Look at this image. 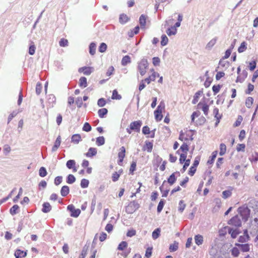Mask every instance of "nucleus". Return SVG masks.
<instances>
[{"label":"nucleus","mask_w":258,"mask_h":258,"mask_svg":"<svg viewBox=\"0 0 258 258\" xmlns=\"http://www.w3.org/2000/svg\"><path fill=\"white\" fill-rule=\"evenodd\" d=\"M238 212L244 221H246L248 220L250 215V210L246 205H244L239 207L238 209Z\"/></svg>","instance_id":"f257e3e1"},{"label":"nucleus","mask_w":258,"mask_h":258,"mask_svg":"<svg viewBox=\"0 0 258 258\" xmlns=\"http://www.w3.org/2000/svg\"><path fill=\"white\" fill-rule=\"evenodd\" d=\"M148 68V62L146 58H143L138 62L137 69L141 76H144L146 73V70Z\"/></svg>","instance_id":"f03ea898"},{"label":"nucleus","mask_w":258,"mask_h":258,"mask_svg":"<svg viewBox=\"0 0 258 258\" xmlns=\"http://www.w3.org/2000/svg\"><path fill=\"white\" fill-rule=\"evenodd\" d=\"M140 207L139 204L136 201H133L125 207V212L127 214H132Z\"/></svg>","instance_id":"7ed1b4c3"},{"label":"nucleus","mask_w":258,"mask_h":258,"mask_svg":"<svg viewBox=\"0 0 258 258\" xmlns=\"http://www.w3.org/2000/svg\"><path fill=\"white\" fill-rule=\"evenodd\" d=\"M142 124V121L141 120H138L131 122L130 126L132 131L139 133L140 131Z\"/></svg>","instance_id":"20e7f679"},{"label":"nucleus","mask_w":258,"mask_h":258,"mask_svg":"<svg viewBox=\"0 0 258 258\" xmlns=\"http://www.w3.org/2000/svg\"><path fill=\"white\" fill-rule=\"evenodd\" d=\"M229 224L232 225L235 227H240L241 225V221L240 217L238 216H235L232 218L228 222Z\"/></svg>","instance_id":"39448f33"},{"label":"nucleus","mask_w":258,"mask_h":258,"mask_svg":"<svg viewBox=\"0 0 258 258\" xmlns=\"http://www.w3.org/2000/svg\"><path fill=\"white\" fill-rule=\"evenodd\" d=\"M198 107L199 108H201L203 111L204 112V114L206 116H207L208 114L209 106L206 103H203L202 102H199L198 104Z\"/></svg>","instance_id":"423d86ee"},{"label":"nucleus","mask_w":258,"mask_h":258,"mask_svg":"<svg viewBox=\"0 0 258 258\" xmlns=\"http://www.w3.org/2000/svg\"><path fill=\"white\" fill-rule=\"evenodd\" d=\"M228 233L231 235L232 238H235L240 233V231L237 229H234L230 227H227Z\"/></svg>","instance_id":"0eeeda50"},{"label":"nucleus","mask_w":258,"mask_h":258,"mask_svg":"<svg viewBox=\"0 0 258 258\" xmlns=\"http://www.w3.org/2000/svg\"><path fill=\"white\" fill-rule=\"evenodd\" d=\"M119 150L120 151L118 154V157L119 158V164H120V163H121L123 161V160L125 157V149L123 146H122L120 148Z\"/></svg>","instance_id":"6e6552de"},{"label":"nucleus","mask_w":258,"mask_h":258,"mask_svg":"<svg viewBox=\"0 0 258 258\" xmlns=\"http://www.w3.org/2000/svg\"><path fill=\"white\" fill-rule=\"evenodd\" d=\"M47 103L49 104L50 107H52L56 101V98L54 95L49 94L47 98Z\"/></svg>","instance_id":"1a4fd4ad"},{"label":"nucleus","mask_w":258,"mask_h":258,"mask_svg":"<svg viewBox=\"0 0 258 258\" xmlns=\"http://www.w3.org/2000/svg\"><path fill=\"white\" fill-rule=\"evenodd\" d=\"M236 245L242 252H247L250 250V245L248 244H236Z\"/></svg>","instance_id":"9d476101"},{"label":"nucleus","mask_w":258,"mask_h":258,"mask_svg":"<svg viewBox=\"0 0 258 258\" xmlns=\"http://www.w3.org/2000/svg\"><path fill=\"white\" fill-rule=\"evenodd\" d=\"M79 72L80 73L83 72V74L85 75H90L91 74L92 71L91 68L84 67L80 68L79 69Z\"/></svg>","instance_id":"9b49d317"},{"label":"nucleus","mask_w":258,"mask_h":258,"mask_svg":"<svg viewBox=\"0 0 258 258\" xmlns=\"http://www.w3.org/2000/svg\"><path fill=\"white\" fill-rule=\"evenodd\" d=\"M195 241L196 244L198 245H201L203 244L204 241V237L202 235L197 234L195 235Z\"/></svg>","instance_id":"f8f14e48"},{"label":"nucleus","mask_w":258,"mask_h":258,"mask_svg":"<svg viewBox=\"0 0 258 258\" xmlns=\"http://www.w3.org/2000/svg\"><path fill=\"white\" fill-rule=\"evenodd\" d=\"M75 164L76 162L75 160H69L67 162L66 166L69 169H73V171L76 172L77 171V169L75 167Z\"/></svg>","instance_id":"ddd939ff"},{"label":"nucleus","mask_w":258,"mask_h":258,"mask_svg":"<svg viewBox=\"0 0 258 258\" xmlns=\"http://www.w3.org/2000/svg\"><path fill=\"white\" fill-rule=\"evenodd\" d=\"M26 255V251H24L20 249H17L15 252V255L16 258H23L25 257Z\"/></svg>","instance_id":"4468645a"},{"label":"nucleus","mask_w":258,"mask_h":258,"mask_svg":"<svg viewBox=\"0 0 258 258\" xmlns=\"http://www.w3.org/2000/svg\"><path fill=\"white\" fill-rule=\"evenodd\" d=\"M51 210V206L48 202L44 203L42 205V211L44 213L49 212Z\"/></svg>","instance_id":"2eb2a0df"},{"label":"nucleus","mask_w":258,"mask_h":258,"mask_svg":"<svg viewBox=\"0 0 258 258\" xmlns=\"http://www.w3.org/2000/svg\"><path fill=\"white\" fill-rule=\"evenodd\" d=\"M249 239V236L247 233V230H245L244 231V232L243 233V235L240 236L239 237L238 241L241 243L245 242L246 241H247Z\"/></svg>","instance_id":"dca6fc26"},{"label":"nucleus","mask_w":258,"mask_h":258,"mask_svg":"<svg viewBox=\"0 0 258 258\" xmlns=\"http://www.w3.org/2000/svg\"><path fill=\"white\" fill-rule=\"evenodd\" d=\"M97 154V149L95 148L91 147L89 149L87 153H86V156L88 157H92Z\"/></svg>","instance_id":"f3484780"},{"label":"nucleus","mask_w":258,"mask_h":258,"mask_svg":"<svg viewBox=\"0 0 258 258\" xmlns=\"http://www.w3.org/2000/svg\"><path fill=\"white\" fill-rule=\"evenodd\" d=\"M61 143V138L60 136H59L56 139L55 142L54 143V145L52 148V151L55 152L56 151L58 147H59Z\"/></svg>","instance_id":"a211bd4d"},{"label":"nucleus","mask_w":258,"mask_h":258,"mask_svg":"<svg viewBox=\"0 0 258 258\" xmlns=\"http://www.w3.org/2000/svg\"><path fill=\"white\" fill-rule=\"evenodd\" d=\"M153 146L152 143L149 141H146L145 146L144 147L143 150H146L148 152L150 153L152 152Z\"/></svg>","instance_id":"6ab92c4d"},{"label":"nucleus","mask_w":258,"mask_h":258,"mask_svg":"<svg viewBox=\"0 0 258 258\" xmlns=\"http://www.w3.org/2000/svg\"><path fill=\"white\" fill-rule=\"evenodd\" d=\"M81 140V137L79 134H75L72 136L71 141L75 144H77Z\"/></svg>","instance_id":"aec40b11"},{"label":"nucleus","mask_w":258,"mask_h":258,"mask_svg":"<svg viewBox=\"0 0 258 258\" xmlns=\"http://www.w3.org/2000/svg\"><path fill=\"white\" fill-rule=\"evenodd\" d=\"M70 189L68 186H63L60 190V194L62 197L67 196L69 193Z\"/></svg>","instance_id":"412c9836"},{"label":"nucleus","mask_w":258,"mask_h":258,"mask_svg":"<svg viewBox=\"0 0 258 258\" xmlns=\"http://www.w3.org/2000/svg\"><path fill=\"white\" fill-rule=\"evenodd\" d=\"M177 29L171 26L167 29L166 33L169 36H171L172 35H175L177 33Z\"/></svg>","instance_id":"4be33fe9"},{"label":"nucleus","mask_w":258,"mask_h":258,"mask_svg":"<svg viewBox=\"0 0 258 258\" xmlns=\"http://www.w3.org/2000/svg\"><path fill=\"white\" fill-rule=\"evenodd\" d=\"M165 182H166V181L164 180L163 182L162 185L160 187V189L161 193L162 194L163 197H166L167 196L169 191V189H167V188H166L165 189H164V184Z\"/></svg>","instance_id":"5701e85b"},{"label":"nucleus","mask_w":258,"mask_h":258,"mask_svg":"<svg viewBox=\"0 0 258 258\" xmlns=\"http://www.w3.org/2000/svg\"><path fill=\"white\" fill-rule=\"evenodd\" d=\"M131 62V57L128 55H125L123 57L121 60V64L123 66L127 65Z\"/></svg>","instance_id":"b1692460"},{"label":"nucleus","mask_w":258,"mask_h":258,"mask_svg":"<svg viewBox=\"0 0 258 258\" xmlns=\"http://www.w3.org/2000/svg\"><path fill=\"white\" fill-rule=\"evenodd\" d=\"M21 111L18 110H16L13 111L9 116L8 118V123H9V122L11 121V120L15 117Z\"/></svg>","instance_id":"393cba45"},{"label":"nucleus","mask_w":258,"mask_h":258,"mask_svg":"<svg viewBox=\"0 0 258 258\" xmlns=\"http://www.w3.org/2000/svg\"><path fill=\"white\" fill-rule=\"evenodd\" d=\"M79 86L81 87H86L87 86V79L84 77H81V78L79 80Z\"/></svg>","instance_id":"a878e982"},{"label":"nucleus","mask_w":258,"mask_h":258,"mask_svg":"<svg viewBox=\"0 0 258 258\" xmlns=\"http://www.w3.org/2000/svg\"><path fill=\"white\" fill-rule=\"evenodd\" d=\"M96 45L95 43L92 42L89 46V53L91 55H94L96 52Z\"/></svg>","instance_id":"bb28decb"},{"label":"nucleus","mask_w":258,"mask_h":258,"mask_svg":"<svg viewBox=\"0 0 258 258\" xmlns=\"http://www.w3.org/2000/svg\"><path fill=\"white\" fill-rule=\"evenodd\" d=\"M164 109H165V104H164V102L163 101H162L160 102V104L157 106L155 111H156V112L158 113H162V110H164Z\"/></svg>","instance_id":"cd10ccee"},{"label":"nucleus","mask_w":258,"mask_h":258,"mask_svg":"<svg viewBox=\"0 0 258 258\" xmlns=\"http://www.w3.org/2000/svg\"><path fill=\"white\" fill-rule=\"evenodd\" d=\"M19 207L17 205H14L10 210V212L11 215H14L18 213Z\"/></svg>","instance_id":"c85d7f7f"},{"label":"nucleus","mask_w":258,"mask_h":258,"mask_svg":"<svg viewBox=\"0 0 258 258\" xmlns=\"http://www.w3.org/2000/svg\"><path fill=\"white\" fill-rule=\"evenodd\" d=\"M96 143L98 146L103 145L105 144V139L104 137L101 136L97 138Z\"/></svg>","instance_id":"c756f323"},{"label":"nucleus","mask_w":258,"mask_h":258,"mask_svg":"<svg viewBox=\"0 0 258 258\" xmlns=\"http://www.w3.org/2000/svg\"><path fill=\"white\" fill-rule=\"evenodd\" d=\"M217 38H214L210 40L209 43L206 45V48L208 49H211L212 47L215 44L217 41Z\"/></svg>","instance_id":"7c9ffc66"},{"label":"nucleus","mask_w":258,"mask_h":258,"mask_svg":"<svg viewBox=\"0 0 258 258\" xmlns=\"http://www.w3.org/2000/svg\"><path fill=\"white\" fill-rule=\"evenodd\" d=\"M107 112V109L105 108L100 109L98 111V115L100 118H103L104 115H106Z\"/></svg>","instance_id":"2f4dec72"},{"label":"nucleus","mask_w":258,"mask_h":258,"mask_svg":"<svg viewBox=\"0 0 258 258\" xmlns=\"http://www.w3.org/2000/svg\"><path fill=\"white\" fill-rule=\"evenodd\" d=\"M139 22L141 27H144L146 23V17L144 15H142L139 19Z\"/></svg>","instance_id":"473e14b6"},{"label":"nucleus","mask_w":258,"mask_h":258,"mask_svg":"<svg viewBox=\"0 0 258 258\" xmlns=\"http://www.w3.org/2000/svg\"><path fill=\"white\" fill-rule=\"evenodd\" d=\"M178 248V243L177 242L174 241L173 244L170 245L169 246V250L171 252L175 251L177 250Z\"/></svg>","instance_id":"72a5a7b5"},{"label":"nucleus","mask_w":258,"mask_h":258,"mask_svg":"<svg viewBox=\"0 0 258 258\" xmlns=\"http://www.w3.org/2000/svg\"><path fill=\"white\" fill-rule=\"evenodd\" d=\"M253 99L251 97H248V98H247L245 101L246 106L247 108H250L253 104Z\"/></svg>","instance_id":"f704fd0d"},{"label":"nucleus","mask_w":258,"mask_h":258,"mask_svg":"<svg viewBox=\"0 0 258 258\" xmlns=\"http://www.w3.org/2000/svg\"><path fill=\"white\" fill-rule=\"evenodd\" d=\"M176 180V178L175 176V173H172L167 179V182L170 184L172 185Z\"/></svg>","instance_id":"c9c22d12"},{"label":"nucleus","mask_w":258,"mask_h":258,"mask_svg":"<svg viewBox=\"0 0 258 258\" xmlns=\"http://www.w3.org/2000/svg\"><path fill=\"white\" fill-rule=\"evenodd\" d=\"M247 44L245 41H243L241 43L240 46L239 47L238 49V51L239 53H241L244 52L247 48Z\"/></svg>","instance_id":"e433bc0d"},{"label":"nucleus","mask_w":258,"mask_h":258,"mask_svg":"<svg viewBox=\"0 0 258 258\" xmlns=\"http://www.w3.org/2000/svg\"><path fill=\"white\" fill-rule=\"evenodd\" d=\"M226 151V145L223 144L221 143L220 145V152L219 154L220 156L224 155Z\"/></svg>","instance_id":"4c0bfd02"},{"label":"nucleus","mask_w":258,"mask_h":258,"mask_svg":"<svg viewBox=\"0 0 258 258\" xmlns=\"http://www.w3.org/2000/svg\"><path fill=\"white\" fill-rule=\"evenodd\" d=\"M76 181V178L73 174H69L67 178V182L69 184H72Z\"/></svg>","instance_id":"58836bf2"},{"label":"nucleus","mask_w":258,"mask_h":258,"mask_svg":"<svg viewBox=\"0 0 258 258\" xmlns=\"http://www.w3.org/2000/svg\"><path fill=\"white\" fill-rule=\"evenodd\" d=\"M47 174V172L46 168L44 167H40V168L39 169V176L42 177H44L45 176H46Z\"/></svg>","instance_id":"ea45409f"},{"label":"nucleus","mask_w":258,"mask_h":258,"mask_svg":"<svg viewBox=\"0 0 258 258\" xmlns=\"http://www.w3.org/2000/svg\"><path fill=\"white\" fill-rule=\"evenodd\" d=\"M231 190H226L222 192V198L224 199H227L230 197L232 195Z\"/></svg>","instance_id":"a19ab883"},{"label":"nucleus","mask_w":258,"mask_h":258,"mask_svg":"<svg viewBox=\"0 0 258 258\" xmlns=\"http://www.w3.org/2000/svg\"><path fill=\"white\" fill-rule=\"evenodd\" d=\"M186 205L184 204L183 200H180L179 202L178 210L180 213H182L185 208Z\"/></svg>","instance_id":"79ce46f5"},{"label":"nucleus","mask_w":258,"mask_h":258,"mask_svg":"<svg viewBox=\"0 0 258 258\" xmlns=\"http://www.w3.org/2000/svg\"><path fill=\"white\" fill-rule=\"evenodd\" d=\"M160 228H157L153 232H152V238L154 239H156L158 238L160 235Z\"/></svg>","instance_id":"37998d69"},{"label":"nucleus","mask_w":258,"mask_h":258,"mask_svg":"<svg viewBox=\"0 0 258 258\" xmlns=\"http://www.w3.org/2000/svg\"><path fill=\"white\" fill-rule=\"evenodd\" d=\"M217 151L213 152L212 153V156L211 157V159L208 161L207 163L208 164H213L214 163V161L215 158L217 157Z\"/></svg>","instance_id":"c03bdc74"},{"label":"nucleus","mask_w":258,"mask_h":258,"mask_svg":"<svg viewBox=\"0 0 258 258\" xmlns=\"http://www.w3.org/2000/svg\"><path fill=\"white\" fill-rule=\"evenodd\" d=\"M168 38L166 35H162L161 36V44L162 46H165L167 44Z\"/></svg>","instance_id":"a18cd8bd"},{"label":"nucleus","mask_w":258,"mask_h":258,"mask_svg":"<svg viewBox=\"0 0 258 258\" xmlns=\"http://www.w3.org/2000/svg\"><path fill=\"white\" fill-rule=\"evenodd\" d=\"M121 98V96L120 95L118 94L117 90H114L112 92V99L120 100Z\"/></svg>","instance_id":"49530a36"},{"label":"nucleus","mask_w":258,"mask_h":258,"mask_svg":"<svg viewBox=\"0 0 258 258\" xmlns=\"http://www.w3.org/2000/svg\"><path fill=\"white\" fill-rule=\"evenodd\" d=\"M164 204H165V201L164 200H161L159 202V204H158V207H157V212L158 213H160L163 208V207H164Z\"/></svg>","instance_id":"de8ad7c7"},{"label":"nucleus","mask_w":258,"mask_h":258,"mask_svg":"<svg viewBox=\"0 0 258 258\" xmlns=\"http://www.w3.org/2000/svg\"><path fill=\"white\" fill-rule=\"evenodd\" d=\"M128 21V17L125 14H121L119 17V22L122 24H124Z\"/></svg>","instance_id":"09e8293b"},{"label":"nucleus","mask_w":258,"mask_h":258,"mask_svg":"<svg viewBox=\"0 0 258 258\" xmlns=\"http://www.w3.org/2000/svg\"><path fill=\"white\" fill-rule=\"evenodd\" d=\"M89 183V181L88 180L86 179H82L81 181V186L82 188H85L88 186Z\"/></svg>","instance_id":"8fccbe9b"},{"label":"nucleus","mask_w":258,"mask_h":258,"mask_svg":"<svg viewBox=\"0 0 258 258\" xmlns=\"http://www.w3.org/2000/svg\"><path fill=\"white\" fill-rule=\"evenodd\" d=\"M35 49L36 47L35 46V45L34 44V43L31 42V45L29 48V53L30 55H33L35 53Z\"/></svg>","instance_id":"3c124183"},{"label":"nucleus","mask_w":258,"mask_h":258,"mask_svg":"<svg viewBox=\"0 0 258 258\" xmlns=\"http://www.w3.org/2000/svg\"><path fill=\"white\" fill-rule=\"evenodd\" d=\"M80 213H81V211L80 209H75V210H74L73 211H72L71 212V216L72 217L77 218L79 216Z\"/></svg>","instance_id":"603ef678"},{"label":"nucleus","mask_w":258,"mask_h":258,"mask_svg":"<svg viewBox=\"0 0 258 258\" xmlns=\"http://www.w3.org/2000/svg\"><path fill=\"white\" fill-rule=\"evenodd\" d=\"M186 156V153H182L180 154L179 158V162L180 164H182L187 161Z\"/></svg>","instance_id":"864d4df0"},{"label":"nucleus","mask_w":258,"mask_h":258,"mask_svg":"<svg viewBox=\"0 0 258 258\" xmlns=\"http://www.w3.org/2000/svg\"><path fill=\"white\" fill-rule=\"evenodd\" d=\"M200 94H201V92L200 91L197 92L195 94V95L194 96V99L192 100V103L193 104H196L198 102V100H199V96H200Z\"/></svg>","instance_id":"5fc2aeb1"},{"label":"nucleus","mask_w":258,"mask_h":258,"mask_svg":"<svg viewBox=\"0 0 258 258\" xmlns=\"http://www.w3.org/2000/svg\"><path fill=\"white\" fill-rule=\"evenodd\" d=\"M107 45L105 43H101L99 47V51L100 52H104L107 49Z\"/></svg>","instance_id":"6e6d98bb"},{"label":"nucleus","mask_w":258,"mask_h":258,"mask_svg":"<svg viewBox=\"0 0 258 258\" xmlns=\"http://www.w3.org/2000/svg\"><path fill=\"white\" fill-rule=\"evenodd\" d=\"M239 247H234L231 250V253L232 255H233L235 257H237L238 256L239 254Z\"/></svg>","instance_id":"4d7b16f0"},{"label":"nucleus","mask_w":258,"mask_h":258,"mask_svg":"<svg viewBox=\"0 0 258 258\" xmlns=\"http://www.w3.org/2000/svg\"><path fill=\"white\" fill-rule=\"evenodd\" d=\"M42 89V85L40 83H37L36 86V93L37 95H39L41 92Z\"/></svg>","instance_id":"13d9d810"},{"label":"nucleus","mask_w":258,"mask_h":258,"mask_svg":"<svg viewBox=\"0 0 258 258\" xmlns=\"http://www.w3.org/2000/svg\"><path fill=\"white\" fill-rule=\"evenodd\" d=\"M155 118L157 121L161 120L163 117V115L161 113H158L156 111H154Z\"/></svg>","instance_id":"bf43d9fd"},{"label":"nucleus","mask_w":258,"mask_h":258,"mask_svg":"<svg viewBox=\"0 0 258 258\" xmlns=\"http://www.w3.org/2000/svg\"><path fill=\"white\" fill-rule=\"evenodd\" d=\"M92 129L91 126L88 122H85L83 127V130L85 132H90Z\"/></svg>","instance_id":"052dcab7"},{"label":"nucleus","mask_w":258,"mask_h":258,"mask_svg":"<svg viewBox=\"0 0 258 258\" xmlns=\"http://www.w3.org/2000/svg\"><path fill=\"white\" fill-rule=\"evenodd\" d=\"M188 145L184 143L181 146L179 150H181L184 153L187 154V152L188 151Z\"/></svg>","instance_id":"680f3d73"},{"label":"nucleus","mask_w":258,"mask_h":258,"mask_svg":"<svg viewBox=\"0 0 258 258\" xmlns=\"http://www.w3.org/2000/svg\"><path fill=\"white\" fill-rule=\"evenodd\" d=\"M219 65L222 68H228L229 66V63L228 61L220 60L219 63Z\"/></svg>","instance_id":"e2e57ef3"},{"label":"nucleus","mask_w":258,"mask_h":258,"mask_svg":"<svg viewBox=\"0 0 258 258\" xmlns=\"http://www.w3.org/2000/svg\"><path fill=\"white\" fill-rule=\"evenodd\" d=\"M127 245V242L126 241H122L119 243L118 246V249L120 250H123Z\"/></svg>","instance_id":"0e129e2a"},{"label":"nucleus","mask_w":258,"mask_h":258,"mask_svg":"<svg viewBox=\"0 0 258 258\" xmlns=\"http://www.w3.org/2000/svg\"><path fill=\"white\" fill-rule=\"evenodd\" d=\"M136 162L135 161H133L130 168V172L131 174H133L134 172L136 170Z\"/></svg>","instance_id":"69168bd1"},{"label":"nucleus","mask_w":258,"mask_h":258,"mask_svg":"<svg viewBox=\"0 0 258 258\" xmlns=\"http://www.w3.org/2000/svg\"><path fill=\"white\" fill-rule=\"evenodd\" d=\"M59 45L62 47H65L68 45V41L67 39L62 38L59 42Z\"/></svg>","instance_id":"338daca9"},{"label":"nucleus","mask_w":258,"mask_h":258,"mask_svg":"<svg viewBox=\"0 0 258 258\" xmlns=\"http://www.w3.org/2000/svg\"><path fill=\"white\" fill-rule=\"evenodd\" d=\"M251 224L252 225H254L256 227V228H254V230L258 231V215L256 217L254 218Z\"/></svg>","instance_id":"774afa93"}]
</instances>
